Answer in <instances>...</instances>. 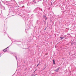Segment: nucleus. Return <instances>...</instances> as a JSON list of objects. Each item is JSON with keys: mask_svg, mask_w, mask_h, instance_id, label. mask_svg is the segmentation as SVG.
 <instances>
[{"mask_svg": "<svg viewBox=\"0 0 76 76\" xmlns=\"http://www.w3.org/2000/svg\"><path fill=\"white\" fill-rule=\"evenodd\" d=\"M60 67H59L57 69H56V70L55 71V72H58V71L59 70V69H60Z\"/></svg>", "mask_w": 76, "mask_h": 76, "instance_id": "0eeeda50", "label": "nucleus"}, {"mask_svg": "<svg viewBox=\"0 0 76 76\" xmlns=\"http://www.w3.org/2000/svg\"><path fill=\"white\" fill-rule=\"evenodd\" d=\"M3 3H4V2H3Z\"/></svg>", "mask_w": 76, "mask_h": 76, "instance_id": "7c9ffc66", "label": "nucleus"}, {"mask_svg": "<svg viewBox=\"0 0 76 76\" xmlns=\"http://www.w3.org/2000/svg\"><path fill=\"white\" fill-rule=\"evenodd\" d=\"M39 65V64H38L37 65V67H38V66Z\"/></svg>", "mask_w": 76, "mask_h": 76, "instance_id": "5701e85b", "label": "nucleus"}, {"mask_svg": "<svg viewBox=\"0 0 76 76\" xmlns=\"http://www.w3.org/2000/svg\"><path fill=\"white\" fill-rule=\"evenodd\" d=\"M56 17L58 18H61V15H58L56 16Z\"/></svg>", "mask_w": 76, "mask_h": 76, "instance_id": "1a4fd4ad", "label": "nucleus"}, {"mask_svg": "<svg viewBox=\"0 0 76 76\" xmlns=\"http://www.w3.org/2000/svg\"><path fill=\"white\" fill-rule=\"evenodd\" d=\"M33 2H34V3L35 4V3H36V2H35V0H33Z\"/></svg>", "mask_w": 76, "mask_h": 76, "instance_id": "2eb2a0df", "label": "nucleus"}, {"mask_svg": "<svg viewBox=\"0 0 76 76\" xmlns=\"http://www.w3.org/2000/svg\"><path fill=\"white\" fill-rule=\"evenodd\" d=\"M3 53V52H0V57L2 56L3 54L4 53ZM1 54H2L1 55Z\"/></svg>", "mask_w": 76, "mask_h": 76, "instance_id": "6e6552de", "label": "nucleus"}, {"mask_svg": "<svg viewBox=\"0 0 76 76\" xmlns=\"http://www.w3.org/2000/svg\"><path fill=\"white\" fill-rule=\"evenodd\" d=\"M71 45H72V44H71Z\"/></svg>", "mask_w": 76, "mask_h": 76, "instance_id": "c9c22d12", "label": "nucleus"}, {"mask_svg": "<svg viewBox=\"0 0 76 76\" xmlns=\"http://www.w3.org/2000/svg\"><path fill=\"white\" fill-rule=\"evenodd\" d=\"M54 16H56V15H54Z\"/></svg>", "mask_w": 76, "mask_h": 76, "instance_id": "473e14b6", "label": "nucleus"}, {"mask_svg": "<svg viewBox=\"0 0 76 76\" xmlns=\"http://www.w3.org/2000/svg\"><path fill=\"white\" fill-rule=\"evenodd\" d=\"M22 10H25V6L23 5L21 7Z\"/></svg>", "mask_w": 76, "mask_h": 76, "instance_id": "423d86ee", "label": "nucleus"}, {"mask_svg": "<svg viewBox=\"0 0 76 76\" xmlns=\"http://www.w3.org/2000/svg\"><path fill=\"white\" fill-rule=\"evenodd\" d=\"M39 10L41 11H42V9H41L40 8L38 7L34 10V11L36 13H38V12H39Z\"/></svg>", "mask_w": 76, "mask_h": 76, "instance_id": "f257e3e1", "label": "nucleus"}, {"mask_svg": "<svg viewBox=\"0 0 76 76\" xmlns=\"http://www.w3.org/2000/svg\"><path fill=\"white\" fill-rule=\"evenodd\" d=\"M29 22H30V21H29Z\"/></svg>", "mask_w": 76, "mask_h": 76, "instance_id": "e433bc0d", "label": "nucleus"}, {"mask_svg": "<svg viewBox=\"0 0 76 76\" xmlns=\"http://www.w3.org/2000/svg\"><path fill=\"white\" fill-rule=\"evenodd\" d=\"M45 18V20H46L47 19V17H46Z\"/></svg>", "mask_w": 76, "mask_h": 76, "instance_id": "a211bd4d", "label": "nucleus"}, {"mask_svg": "<svg viewBox=\"0 0 76 76\" xmlns=\"http://www.w3.org/2000/svg\"><path fill=\"white\" fill-rule=\"evenodd\" d=\"M30 3L31 4H34V3H33V2H30Z\"/></svg>", "mask_w": 76, "mask_h": 76, "instance_id": "6ab92c4d", "label": "nucleus"}, {"mask_svg": "<svg viewBox=\"0 0 76 76\" xmlns=\"http://www.w3.org/2000/svg\"><path fill=\"white\" fill-rule=\"evenodd\" d=\"M14 42H16V41H14Z\"/></svg>", "mask_w": 76, "mask_h": 76, "instance_id": "c85d7f7f", "label": "nucleus"}, {"mask_svg": "<svg viewBox=\"0 0 76 76\" xmlns=\"http://www.w3.org/2000/svg\"><path fill=\"white\" fill-rule=\"evenodd\" d=\"M8 37L9 38H10V39L12 41V42H13V41H12V39L10 38L8 36Z\"/></svg>", "mask_w": 76, "mask_h": 76, "instance_id": "4468645a", "label": "nucleus"}, {"mask_svg": "<svg viewBox=\"0 0 76 76\" xmlns=\"http://www.w3.org/2000/svg\"><path fill=\"white\" fill-rule=\"evenodd\" d=\"M19 15L21 16V17H23H23H24V16L23 15H20V14H19Z\"/></svg>", "mask_w": 76, "mask_h": 76, "instance_id": "ddd939ff", "label": "nucleus"}, {"mask_svg": "<svg viewBox=\"0 0 76 76\" xmlns=\"http://www.w3.org/2000/svg\"><path fill=\"white\" fill-rule=\"evenodd\" d=\"M11 45H10V46H9L7 47L6 48H5V49L3 50V51H4V52H6V51H7V50H6V49H7L8 48H9V47Z\"/></svg>", "mask_w": 76, "mask_h": 76, "instance_id": "20e7f679", "label": "nucleus"}, {"mask_svg": "<svg viewBox=\"0 0 76 76\" xmlns=\"http://www.w3.org/2000/svg\"><path fill=\"white\" fill-rule=\"evenodd\" d=\"M15 58H16L17 60H18V58H17V56H15Z\"/></svg>", "mask_w": 76, "mask_h": 76, "instance_id": "aec40b11", "label": "nucleus"}, {"mask_svg": "<svg viewBox=\"0 0 76 76\" xmlns=\"http://www.w3.org/2000/svg\"><path fill=\"white\" fill-rule=\"evenodd\" d=\"M13 13V10L12 9H10L9 10V14H12V13Z\"/></svg>", "mask_w": 76, "mask_h": 76, "instance_id": "f03ea898", "label": "nucleus"}, {"mask_svg": "<svg viewBox=\"0 0 76 76\" xmlns=\"http://www.w3.org/2000/svg\"><path fill=\"white\" fill-rule=\"evenodd\" d=\"M40 23V20H37V24H39Z\"/></svg>", "mask_w": 76, "mask_h": 76, "instance_id": "9d476101", "label": "nucleus"}, {"mask_svg": "<svg viewBox=\"0 0 76 76\" xmlns=\"http://www.w3.org/2000/svg\"><path fill=\"white\" fill-rule=\"evenodd\" d=\"M36 70H37V69H36L34 71V73H35V71H36Z\"/></svg>", "mask_w": 76, "mask_h": 76, "instance_id": "393cba45", "label": "nucleus"}, {"mask_svg": "<svg viewBox=\"0 0 76 76\" xmlns=\"http://www.w3.org/2000/svg\"><path fill=\"white\" fill-rule=\"evenodd\" d=\"M35 75H34V76H35Z\"/></svg>", "mask_w": 76, "mask_h": 76, "instance_id": "2f4dec72", "label": "nucleus"}, {"mask_svg": "<svg viewBox=\"0 0 76 76\" xmlns=\"http://www.w3.org/2000/svg\"><path fill=\"white\" fill-rule=\"evenodd\" d=\"M44 30H46V28H45Z\"/></svg>", "mask_w": 76, "mask_h": 76, "instance_id": "c756f323", "label": "nucleus"}, {"mask_svg": "<svg viewBox=\"0 0 76 76\" xmlns=\"http://www.w3.org/2000/svg\"><path fill=\"white\" fill-rule=\"evenodd\" d=\"M58 18H58L57 17V16H56V18H55L56 19H58Z\"/></svg>", "mask_w": 76, "mask_h": 76, "instance_id": "f3484780", "label": "nucleus"}, {"mask_svg": "<svg viewBox=\"0 0 76 76\" xmlns=\"http://www.w3.org/2000/svg\"><path fill=\"white\" fill-rule=\"evenodd\" d=\"M53 64H54L55 65H56V63H55V60H54V59H53Z\"/></svg>", "mask_w": 76, "mask_h": 76, "instance_id": "9b49d317", "label": "nucleus"}, {"mask_svg": "<svg viewBox=\"0 0 76 76\" xmlns=\"http://www.w3.org/2000/svg\"><path fill=\"white\" fill-rule=\"evenodd\" d=\"M11 3L9 5L7 4V5H8V7H9V8H12L13 7H12V5H11Z\"/></svg>", "mask_w": 76, "mask_h": 76, "instance_id": "7ed1b4c3", "label": "nucleus"}, {"mask_svg": "<svg viewBox=\"0 0 76 76\" xmlns=\"http://www.w3.org/2000/svg\"><path fill=\"white\" fill-rule=\"evenodd\" d=\"M69 55H70V53L69 52Z\"/></svg>", "mask_w": 76, "mask_h": 76, "instance_id": "bb28decb", "label": "nucleus"}, {"mask_svg": "<svg viewBox=\"0 0 76 76\" xmlns=\"http://www.w3.org/2000/svg\"><path fill=\"white\" fill-rule=\"evenodd\" d=\"M9 3V2L8 1H6V3Z\"/></svg>", "mask_w": 76, "mask_h": 76, "instance_id": "412c9836", "label": "nucleus"}, {"mask_svg": "<svg viewBox=\"0 0 76 76\" xmlns=\"http://www.w3.org/2000/svg\"><path fill=\"white\" fill-rule=\"evenodd\" d=\"M20 3L21 4H22V1H21Z\"/></svg>", "mask_w": 76, "mask_h": 76, "instance_id": "a878e982", "label": "nucleus"}, {"mask_svg": "<svg viewBox=\"0 0 76 76\" xmlns=\"http://www.w3.org/2000/svg\"><path fill=\"white\" fill-rule=\"evenodd\" d=\"M0 5L1 6H2V5H1V2L0 1Z\"/></svg>", "mask_w": 76, "mask_h": 76, "instance_id": "4be33fe9", "label": "nucleus"}, {"mask_svg": "<svg viewBox=\"0 0 76 76\" xmlns=\"http://www.w3.org/2000/svg\"><path fill=\"white\" fill-rule=\"evenodd\" d=\"M1 1H3L1 0Z\"/></svg>", "mask_w": 76, "mask_h": 76, "instance_id": "f704fd0d", "label": "nucleus"}, {"mask_svg": "<svg viewBox=\"0 0 76 76\" xmlns=\"http://www.w3.org/2000/svg\"><path fill=\"white\" fill-rule=\"evenodd\" d=\"M43 18H46V17L45 15H43Z\"/></svg>", "mask_w": 76, "mask_h": 76, "instance_id": "dca6fc26", "label": "nucleus"}, {"mask_svg": "<svg viewBox=\"0 0 76 76\" xmlns=\"http://www.w3.org/2000/svg\"><path fill=\"white\" fill-rule=\"evenodd\" d=\"M42 4H43V5H44V2H43L42 3Z\"/></svg>", "mask_w": 76, "mask_h": 76, "instance_id": "cd10ccee", "label": "nucleus"}, {"mask_svg": "<svg viewBox=\"0 0 76 76\" xmlns=\"http://www.w3.org/2000/svg\"><path fill=\"white\" fill-rule=\"evenodd\" d=\"M18 64V61H17V64Z\"/></svg>", "mask_w": 76, "mask_h": 76, "instance_id": "72a5a7b5", "label": "nucleus"}, {"mask_svg": "<svg viewBox=\"0 0 76 76\" xmlns=\"http://www.w3.org/2000/svg\"><path fill=\"white\" fill-rule=\"evenodd\" d=\"M25 30H28V29H27V28H26Z\"/></svg>", "mask_w": 76, "mask_h": 76, "instance_id": "b1692460", "label": "nucleus"}, {"mask_svg": "<svg viewBox=\"0 0 76 76\" xmlns=\"http://www.w3.org/2000/svg\"><path fill=\"white\" fill-rule=\"evenodd\" d=\"M1 7H2V8L1 9V11L2 9V10H4V9H5V7H4V6H2V5H1Z\"/></svg>", "mask_w": 76, "mask_h": 76, "instance_id": "39448f33", "label": "nucleus"}, {"mask_svg": "<svg viewBox=\"0 0 76 76\" xmlns=\"http://www.w3.org/2000/svg\"><path fill=\"white\" fill-rule=\"evenodd\" d=\"M65 38V37H60V38L61 39V40H62V39H63V38Z\"/></svg>", "mask_w": 76, "mask_h": 76, "instance_id": "f8f14e48", "label": "nucleus"}]
</instances>
